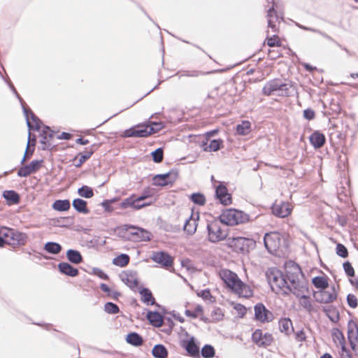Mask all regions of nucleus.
<instances>
[{
	"label": "nucleus",
	"instance_id": "nucleus-1",
	"mask_svg": "<svg viewBox=\"0 0 358 358\" xmlns=\"http://www.w3.org/2000/svg\"><path fill=\"white\" fill-rule=\"evenodd\" d=\"M285 279L288 282L287 291H285V295L289 293H297L304 287L308 286V282L306 279L301 267L293 261L287 262L285 264Z\"/></svg>",
	"mask_w": 358,
	"mask_h": 358
},
{
	"label": "nucleus",
	"instance_id": "nucleus-2",
	"mask_svg": "<svg viewBox=\"0 0 358 358\" xmlns=\"http://www.w3.org/2000/svg\"><path fill=\"white\" fill-rule=\"evenodd\" d=\"M291 82L282 83L279 79H273L268 81L262 89V93L265 96L277 95L289 96L294 91Z\"/></svg>",
	"mask_w": 358,
	"mask_h": 358
},
{
	"label": "nucleus",
	"instance_id": "nucleus-3",
	"mask_svg": "<svg viewBox=\"0 0 358 358\" xmlns=\"http://www.w3.org/2000/svg\"><path fill=\"white\" fill-rule=\"evenodd\" d=\"M266 276L273 292L276 294L282 292L285 294V291H287L288 282L282 271L276 267L269 268L266 272Z\"/></svg>",
	"mask_w": 358,
	"mask_h": 358
},
{
	"label": "nucleus",
	"instance_id": "nucleus-4",
	"mask_svg": "<svg viewBox=\"0 0 358 358\" xmlns=\"http://www.w3.org/2000/svg\"><path fill=\"white\" fill-rule=\"evenodd\" d=\"M219 219L224 224L234 226L248 222L249 215L242 210L230 208L223 211Z\"/></svg>",
	"mask_w": 358,
	"mask_h": 358
},
{
	"label": "nucleus",
	"instance_id": "nucleus-5",
	"mask_svg": "<svg viewBox=\"0 0 358 358\" xmlns=\"http://www.w3.org/2000/svg\"><path fill=\"white\" fill-rule=\"evenodd\" d=\"M178 177V170L172 169L163 174H157L152 178V185L158 187H164L173 185Z\"/></svg>",
	"mask_w": 358,
	"mask_h": 358
},
{
	"label": "nucleus",
	"instance_id": "nucleus-6",
	"mask_svg": "<svg viewBox=\"0 0 358 358\" xmlns=\"http://www.w3.org/2000/svg\"><path fill=\"white\" fill-rule=\"evenodd\" d=\"M124 229L127 231L134 241H148L151 239L152 234L150 231L131 224H125Z\"/></svg>",
	"mask_w": 358,
	"mask_h": 358
},
{
	"label": "nucleus",
	"instance_id": "nucleus-7",
	"mask_svg": "<svg viewBox=\"0 0 358 358\" xmlns=\"http://www.w3.org/2000/svg\"><path fill=\"white\" fill-rule=\"evenodd\" d=\"M207 230L208 240L212 243L224 240L227 236V232L221 228L220 223L217 222L208 223L207 224Z\"/></svg>",
	"mask_w": 358,
	"mask_h": 358
},
{
	"label": "nucleus",
	"instance_id": "nucleus-8",
	"mask_svg": "<svg viewBox=\"0 0 358 358\" xmlns=\"http://www.w3.org/2000/svg\"><path fill=\"white\" fill-rule=\"evenodd\" d=\"M281 238L278 232L266 233L264 237V244L270 253L277 252L280 246Z\"/></svg>",
	"mask_w": 358,
	"mask_h": 358
},
{
	"label": "nucleus",
	"instance_id": "nucleus-9",
	"mask_svg": "<svg viewBox=\"0 0 358 358\" xmlns=\"http://www.w3.org/2000/svg\"><path fill=\"white\" fill-rule=\"evenodd\" d=\"M150 135H151V131L148 129V125L140 124L126 129L124 131L123 137H147Z\"/></svg>",
	"mask_w": 358,
	"mask_h": 358
},
{
	"label": "nucleus",
	"instance_id": "nucleus-10",
	"mask_svg": "<svg viewBox=\"0 0 358 358\" xmlns=\"http://www.w3.org/2000/svg\"><path fill=\"white\" fill-rule=\"evenodd\" d=\"M254 310L255 317L258 321L262 322H269L274 319L273 313L268 310L262 303H257L254 307Z\"/></svg>",
	"mask_w": 358,
	"mask_h": 358
},
{
	"label": "nucleus",
	"instance_id": "nucleus-11",
	"mask_svg": "<svg viewBox=\"0 0 358 358\" xmlns=\"http://www.w3.org/2000/svg\"><path fill=\"white\" fill-rule=\"evenodd\" d=\"M23 113L26 118L27 125L29 130L34 129L39 131L42 124L41 120L33 113V111L26 107L23 106Z\"/></svg>",
	"mask_w": 358,
	"mask_h": 358
},
{
	"label": "nucleus",
	"instance_id": "nucleus-12",
	"mask_svg": "<svg viewBox=\"0 0 358 358\" xmlns=\"http://www.w3.org/2000/svg\"><path fill=\"white\" fill-rule=\"evenodd\" d=\"M315 300L320 303H332L336 299L337 294L335 292L334 287L331 288V292L322 289L313 292Z\"/></svg>",
	"mask_w": 358,
	"mask_h": 358
},
{
	"label": "nucleus",
	"instance_id": "nucleus-13",
	"mask_svg": "<svg viewBox=\"0 0 358 358\" xmlns=\"http://www.w3.org/2000/svg\"><path fill=\"white\" fill-rule=\"evenodd\" d=\"M221 277L226 285L232 291H234L236 287L241 284V280L237 274L229 270H223L221 273Z\"/></svg>",
	"mask_w": 358,
	"mask_h": 358
},
{
	"label": "nucleus",
	"instance_id": "nucleus-14",
	"mask_svg": "<svg viewBox=\"0 0 358 358\" xmlns=\"http://www.w3.org/2000/svg\"><path fill=\"white\" fill-rule=\"evenodd\" d=\"M252 339L259 346L266 347L273 341V337L271 334H263L261 329H256L252 335Z\"/></svg>",
	"mask_w": 358,
	"mask_h": 358
},
{
	"label": "nucleus",
	"instance_id": "nucleus-15",
	"mask_svg": "<svg viewBox=\"0 0 358 358\" xmlns=\"http://www.w3.org/2000/svg\"><path fill=\"white\" fill-rule=\"evenodd\" d=\"M215 197L224 206H228L231 203V195L228 192L227 187L223 184H220L215 189Z\"/></svg>",
	"mask_w": 358,
	"mask_h": 358
},
{
	"label": "nucleus",
	"instance_id": "nucleus-16",
	"mask_svg": "<svg viewBox=\"0 0 358 358\" xmlns=\"http://www.w3.org/2000/svg\"><path fill=\"white\" fill-rule=\"evenodd\" d=\"M43 162V160H33L29 164L22 166L17 171L19 177H27L31 173L38 171Z\"/></svg>",
	"mask_w": 358,
	"mask_h": 358
},
{
	"label": "nucleus",
	"instance_id": "nucleus-17",
	"mask_svg": "<svg viewBox=\"0 0 358 358\" xmlns=\"http://www.w3.org/2000/svg\"><path fill=\"white\" fill-rule=\"evenodd\" d=\"M28 240L27 234L12 229L10 238L8 241V244L13 245H24Z\"/></svg>",
	"mask_w": 358,
	"mask_h": 358
},
{
	"label": "nucleus",
	"instance_id": "nucleus-18",
	"mask_svg": "<svg viewBox=\"0 0 358 358\" xmlns=\"http://www.w3.org/2000/svg\"><path fill=\"white\" fill-rule=\"evenodd\" d=\"M152 259L155 262L166 268L171 266L173 262L171 256L164 251L154 252Z\"/></svg>",
	"mask_w": 358,
	"mask_h": 358
},
{
	"label": "nucleus",
	"instance_id": "nucleus-19",
	"mask_svg": "<svg viewBox=\"0 0 358 358\" xmlns=\"http://www.w3.org/2000/svg\"><path fill=\"white\" fill-rule=\"evenodd\" d=\"M271 209L274 215L282 218L287 217L292 212V209L287 202L274 203Z\"/></svg>",
	"mask_w": 358,
	"mask_h": 358
},
{
	"label": "nucleus",
	"instance_id": "nucleus-20",
	"mask_svg": "<svg viewBox=\"0 0 358 358\" xmlns=\"http://www.w3.org/2000/svg\"><path fill=\"white\" fill-rule=\"evenodd\" d=\"M301 291H298L296 293H292L297 298L301 299L300 303L303 306L304 309H306L308 312L310 313L313 310V307L311 301H310L309 296L306 294V293L308 292V286L304 287L303 289H301Z\"/></svg>",
	"mask_w": 358,
	"mask_h": 358
},
{
	"label": "nucleus",
	"instance_id": "nucleus-21",
	"mask_svg": "<svg viewBox=\"0 0 358 358\" xmlns=\"http://www.w3.org/2000/svg\"><path fill=\"white\" fill-rule=\"evenodd\" d=\"M182 347L185 349L189 355L193 357H199V348L195 342V338L192 336L189 340L182 341Z\"/></svg>",
	"mask_w": 358,
	"mask_h": 358
},
{
	"label": "nucleus",
	"instance_id": "nucleus-22",
	"mask_svg": "<svg viewBox=\"0 0 358 358\" xmlns=\"http://www.w3.org/2000/svg\"><path fill=\"white\" fill-rule=\"evenodd\" d=\"M268 3H272L273 6L267 10V20H268V27L271 29L273 32L278 31V28L275 24V22L278 20V15L274 8V0H266Z\"/></svg>",
	"mask_w": 358,
	"mask_h": 358
},
{
	"label": "nucleus",
	"instance_id": "nucleus-23",
	"mask_svg": "<svg viewBox=\"0 0 358 358\" xmlns=\"http://www.w3.org/2000/svg\"><path fill=\"white\" fill-rule=\"evenodd\" d=\"M311 145L316 149L322 148L325 142V136L320 131H315L309 137Z\"/></svg>",
	"mask_w": 358,
	"mask_h": 358
},
{
	"label": "nucleus",
	"instance_id": "nucleus-24",
	"mask_svg": "<svg viewBox=\"0 0 358 358\" xmlns=\"http://www.w3.org/2000/svg\"><path fill=\"white\" fill-rule=\"evenodd\" d=\"M223 146V141L220 138L213 139L208 145L207 139L203 141L201 147L205 152H216Z\"/></svg>",
	"mask_w": 358,
	"mask_h": 358
},
{
	"label": "nucleus",
	"instance_id": "nucleus-25",
	"mask_svg": "<svg viewBox=\"0 0 358 358\" xmlns=\"http://www.w3.org/2000/svg\"><path fill=\"white\" fill-rule=\"evenodd\" d=\"M58 269L61 273L70 277H76L79 273V271L78 268L73 267L69 263L67 262L59 263Z\"/></svg>",
	"mask_w": 358,
	"mask_h": 358
},
{
	"label": "nucleus",
	"instance_id": "nucleus-26",
	"mask_svg": "<svg viewBox=\"0 0 358 358\" xmlns=\"http://www.w3.org/2000/svg\"><path fill=\"white\" fill-rule=\"evenodd\" d=\"M119 206L122 209H126L130 207L135 210H139L143 208L144 204H138L136 196L134 194H132L129 197L121 201Z\"/></svg>",
	"mask_w": 358,
	"mask_h": 358
},
{
	"label": "nucleus",
	"instance_id": "nucleus-27",
	"mask_svg": "<svg viewBox=\"0 0 358 358\" xmlns=\"http://www.w3.org/2000/svg\"><path fill=\"white\" fill-rule=\"evenodd\" d=\"M146 317L152 326L160 327L163 325L164 317L158 311H148Z\"/></svg>",
	"mask_w": 358,
	"mask_h": 358
},
{
	"label": "nucleus",
	"instance_id": "nucleus-28",
	"mask_svg": "<svg viewBox=\"0 0 358 358\" xmlns=\"http://www.w3.org/2000/svg\"><path fill=\"white\" fill-rule=\"evenodd\" d=\"M199 217V216L197 215L196 217L194 218L193 214L192 213L190 217L185 220L183 229L187 234L192 235L196 232Z\"/></svg>",
	"mask_w": 358,
	"mask_h": 358
},
{
	"label": "nucleus",
	"instance_id": "nucleus-29",
	"mask_svg": "<svg viewBox=\"0 0 358 358\" xmlns=\"http://www.w3.org/2000/svg\"><path fill=\"white\" fill-rule=\"evenodd\" d=\"M348 339L350 344L358 341V327L352 320H350L348 324Z\"/></svg>",
	"mask_w": 358,
	"mask_h": 358
},
{
	"label": "nucleus",
	"instance_id": "nucleus-30",
	"mask_svg": "<svg viewBox=\"0 0 358 358\" xmlns=\"http://www.w3.org/2000/svg\"><path fill=\"white\" fill-rule=\"evenodd\" d=\"M120 278L122 282H124L130 288L133 289L137 287L138 284V280L136 277V274L134 273H122L120 275Z\"/></svg>",
	"mask_w": 358,
	"mask_h": 358
},
{
	"label": "nucleus",
	"instance_id": "nucleus-31",
	"mask_svg": "<svg viewBox=\"0 0 358 358\" xmlns=\"http://www.w3.org/2000/svg\"><path fill=\"white\" fill-rule=\"evenodd\" d=\"M93 145L92 147H94ZM94 152V150L91 148L90 149H86L84 152H79L77 156L74 158L76 161L78 159V162L74 164L76 168L80 167L83 163L89 159Z\"/></svg>",
	"mask_w": 358,
	"mask_h": 358
},
{
	"label": "nucleus",
	"instance_id": "nucleus-32",
	"mask_svg": "<svg viewBox=\"0 0 358 358\" xmlns=\"http://www.w3.org/2000/svg\"><path fill=\"white\" fill-rule=\"evenodd\" d=\"M295 24H296V27H298L299 28H300V29H301L303 30L309 31H311V32L317 33V34L321 35L322 36H323L324 38H327V40L334 43L337 46L342 47V45H341L339 43L336 41L331 36H330L329 35H328L325 32L320 31V29H315V28H311V27H306V26H303V25H302V24H299L298 22H295Z\"/></svg>",
	"mask_w": 358,
	"mask_h": 358
},
{
	"label": "nucleus",
	"instance_id": "nucleus-33",
	"mask_svg": "<svg viewBox=\"0 0 358 358\" xmlns=\"http://www.w3.org/2000/svg\"><path fill=\"white\" fill-rule=\"evenodd\" d=\"M66 258L69 262L74 264H79L83 261L81 253L78 250L74 249H69L66 251Z\"/></svg>",
	"mask_w": 358,
	"mask_h": 358
},
{
	"label": "nucleus",
	"instance_id": "nucleus-34",
	"mask_svg": "<svg viewBox=\"0 0 358 358\" xmlns=\"http://www.w3.org/2000/svg\"><path fill=\"white\" fill-rule=\"evenodd\" d=\"M322 310L326 313L331 322L334 323L338 322L340 318L339 312L336 307L333 306H324Z\"/></svg>",
	"mask_w": 358,
	"mask_h": 358
},
{
	"label": "nucleus",
	"instance_id": "nucleus-35",
	"mask_svg": "<svg viewBox=\"0 0 358 358\" xmlns=\"http://www.w3.org/2000/svg\"><path fill=\"white\" fill-rule=\"evenodd\" d=\"M72 206L73 208L78 213L87 214L90 210L87 208V203L86 201L77 198L73 200Z\"/></svg>",
	"mask_w": 358,
	"mask_h": 358
},
{
	"label": "nucleus",
	"instance_id": "nucleus-36",
	"mask_svg": "<svg viewBox=\"0 0 358 358\" xmlns=\"http://www.w3.org/2000/svg\"><path fill=\"white\" fill-rule=\"evenodd\" d=\"M234 292L244 298H249L253 294V291L250 287L244 284L241 280L240 285L236 287Z\"/></svg>",
	"mask_w": 358,
	"mask_h": 358
},
{
	"label": "nucleus",
	"instance_id": "nucleus-37",
	"mask_svg": "<svg viewBox=\"0 0 358 358\" xmlns=\"http://www.w3.org/2000/svg\"><path fill=\"white\" fill-rule=\"evenodd\" d=\"M168 355V350L163 344H157L152 350V355L155 358H167Z\"/></svg>",
	"mask_w": 358,
	"mask_h": 358
},
{
	"label": "nucleus",
	"instance_id": "nucleus-38",
	"mask_svg": "<svg viewBox=\"0 0 358 358\" xmlns=\"http://www.w3.org/2000/svg\"><path fill=\"white\" fill-rule=\"evenodd\" d=\"M3 198L10 204H17L20 202V195L14 190H5L3 192Z\"/></svg>",
	"mask_w": 358,
	"mask_h": 358
},
{
	"label": "nucleus",
	"instance_id": "nucleus-39",
	"mask_svg": "<svg viewBox=\"0 0 358 358\" xmlns=\"http://www.w3.org/2000/svg\"><path fill=\"white\" fill-rule=\"evenodd\" d=\"M126 341L128 343L138 347L143 344V340L142 336L136 332H131L127 334Z\"/></svg>",
	"mask_w": 358,
	"mask_h": 358
},
{
	"label": "nucleus",
	"instance_id": "nucleus-40",
	"mask_svg": "<svg viewBox=\"0 0 358 358\" xmlns=\"http://www.w3.org/2000/svg\"><path fill=\"white\" fill-rule=\"evenodd\" d=\"M140 294L141 295V300L143 303H146L147 305L155 304V299L153 297L151 291L148 288H143L140 291Z\"/></svg>",
	"mask_w": 358,
	"mask_h": 358
},
{
	"label": "nucleus",
	"instance_id": "nucleus-41",
	"mask_svg": "<svg viewBox=\"0 0 358 358\" xmlns=\"http://www.w3.org/2000/svg\"><path fill=\"white\" fill-rule=\"evenodd\" d=\"M71 207V203L68 199H58L52 204V208L59 212L68 210Z\"/></svg>",
	"mask_w": 358,
	"mask_h": 358
},
{
	"label": "nucleus",
	"instance_id": "nucleus-42",
	"mask_svg": "<svg viewBox=\"0 0 358 358\" xmlns=\"http://www.w3.org/2000/svg\"><path fill=\"white\" fill-rule=\"evenodd\" d=\"M251 123L249 121L243 120L241 124L236 125V134L241 136H246L251 131Z\"/></svg>",
	"mask_w": 358,
	"mask_h": 358
},
{
	"label": "nucleus",
	"instance_id": "nucleus-43",
	"mask_svg": "<svg viewBox=\"0 0 358 358\" xmlns=\"http://www.w3.org/2000/svg\"><path fill=\"white\" fill-rule=\"evenodd\" d=\"M44 250L52 255H57L59 254L62 250V245L56 242H47L44 245Z\"/></svg>",
	"mask_w": 358,
	"mask_h": 358
},
{
	"label": "nucleus",
	"instance_id": "nucleus-44",
	"mask_svg": "<svg viewBox=\"0 0 358 358\" xmlns=\"http://www.w3.org/2000/svg\"><path fill=\"white\" fill-rule=\"evenodd\" d=\"M332 339L336 343L338 342V345H340L341 348H342L343 345H345V339L342 331L338 328H334L332 329Z\"/></svg>",
	"mask_w": 358,
	"mask_h": 358
},
{
	"label": "nucleus",
	"instance_id": "nucleus-45",
	"mask_svg": "<svg viewBox=\"0 0 358 358\" xmlns=\"http://www.w3.org/2000/svg\"><path fill=\"white\" fill-rule=\"evenodd\" d=\"M313 285L316 287L325 289L328 287L329 283L326 278L322 276H316L312 279Z\"/></svg>",
	"mask_w": 358,
	"mask_h": 358
},
{
	"label": "nucleus",
	"instance_id": "nucleus-46",
	"mask_svg": "<svg viewBox=\"0 0 358 358\" xmlns=\"http://www.w3.org/2000/svg\"><path fill=\"white\" fill-rule=\"evenodd\" d=\"M129 259L128 255L121 254L113 259V264L120 267H124L129 264Z\"/></svg>",
	"mask_w": 358,
	"mask_h": 358
},
{
	"label": "nucleus",
	"instance_id": "nucleus-47",
	"mask_svg": "<svg viewBox=\"0 0 358 358\" xmlns=\"http://www.w3.org/2000/svg\"><path fill=\"white\" fill-rule=\"evenodd\" d=\"M293 330L292 322L289 318H282L279 321V329L281 332L289 334V328Z\"/></svg>",
	"mask_w": 358,
	"mask_h": 358
},
{
	"label": "nucleus",
	"instance_id": "nucleus-48",
	"mask_svg": "<svg viewBox=\"0 0 358 358\" xmlns=\"http://www.w3.org/2000/svg\"><path fill=\"white\" fill-rule=\"evenodd\" d=\"M209 73L208 72H203L201 71H179L177 73V75L179 76L180 78L182 77H199L200 76H204Z\"/></svg>",
	"mask_w": 358,
	"mask_h": 358
},
{
	"label": "nucleus",
	"instance_id": "nucleus-49",
	"mask_svg": "<svg viewBox=\"0 0 358 358\" xmlns=\"http://www.w3.org/2000/svg\"><path fill=\"white\" fill-rule=\"evenodd\" d=\"M201 354L203 358H212L215 356V351L211 345L206 344L201 348Z\"/></svg>",
	"mask_w": 358,
	"mask_h": 358
},
{
	"label": "nucleus",
	"instance_id": "nucleus-50",
	"mask_svg": "<svg viewBox=\"0 0 358 358\" xmlns=\"http://www.w3.org/2000/svg\"><path fill=\"white\" fill-rule=\"evenodd\" d=\"M78 194L84 198L90 199L94 196L93 189L87 185H83L78 189Z\"/></svg>",
	"mask_w": 358,
	"mask_h": 358
},
{
	"label": "nucleus",
	"instance_id": "nucleus-51",
	"mask_svg": "<svg viewBox=\"0 0 358 358\" xmlns=\"http://www.w3.org/2000/svg\"><path fill=\"white\" fill-rule=\"evenodd\" d=\"M189 199L194 203L199 206H203L206 201L205 196L200 192L192 194Z\"/></svg>",
	"mask_w": 358,
	"mask_h": 358
},
{
	"label": "nucleus",
	"instance_id": "nucleus-52",
	"mask_svg": "<svg viewBox=\"0 0 358 358\" xmlns=\"http://www.w3.org/2000/svg\"><path fill=\"white\" fill-rule=\"evenodd\" d=\"M100 289L103 292L107 293L108 296L115 300H117L118 297L120 296L121 295V294L119 292L111 290L110 287L105 283H101L100 285Z\"/></svg>",
	"mask_w": 358,
	"mask_h": 358
},
{
	"label": "nucleus",
	"instance_id": "nucleus-53",
	"mask_svg": "<svg viewBox=\"0 0 358 358\" xmlns=\"http://www.w3.org/2000/svg\"><path fill=\"white\" fill-rule=\"evenodd\" d=\"M152 160L155 163H160L164 158V150L162 148H158L151 152Z\"/></svg>",
	"mask_w": 358,
	"mask_h": 358
},
{
	"label": "nucleus",
	"instance_id": "nucleus-54",
	"mask_svg": "<svg viewBox=\"0 0 358 358\" xmlns=\"http://www.w3.org/2000/svg\"><path fill=\"white\" fill-rule=\"evenodd\" d=\"M104 310L108 314H117L120 312V308L117 304L107 302L104 305Z\"/></svg>",
	"mask_w": 358,
	"mask_h": 358
},
{
	"label": "nucleus",
	"instance_id": "nucleus-55",
	"mask_svg": "<svg viewBox=\"0 0 358 358\" xmlns=\"http://www.w3.org/2000/svg\"><path fill=\"white\" fill-rule=\"evenodd\" d=\"M197 295L201 297L203 300L208 301L209 303L215 302V297L212 296L208 289L201 291L197 293Z\"/></svg>",
	"mask_w": 358,
	"mask_h": 358
},
{
	"label": "nucleus",
	"instance_id": "nucleus-56",
	"mask_svg": "<svg viewBox=\"0 0 358 358\" xmlns=\"http://www.w3.org/2000/svg\"><path fill=\"white\" fill-rule=\"evenodd\" d=\"M148 129L150 130L151 134H155L163 129L164 124L161 122H150V124H147Z\"/></svg>",
	"mask_w": 358,
	"mask_h": 358
},
{
	"label": "nucleus",
	"instance_id": "nucleus-57",
	"mask_svg": "<svg viewBox=\"0 0 358 358\" xmlns=\"http://www.w3.org/2000/svg\"><path fill=\"white\" fill-rule=\"evenodd\" d=\"M212 322H217L222 320L224 314L220 308H214L211 312Z\"/></svg>",
	"mask_w": 358,
	"mask_h": 358
},
{
	"label": "nucleus",
	"instance_id": "nucleus-58",
	"mask_svg": "<svg viewBox=\"0 0 358 358\" xmlns=\"http://www.w3.org/2000/svg\"><path fill=\"white\" fill-rule=\"evenodd\" d=\"M203 313V308L201 305H197L194 309V310L191 311L190 310H186L185 314L187 317H190L192 318H196L198 315Z\"/></svg>",
	"mask_w": 358,
	"mask_h": 358
},
{
	"label": "nucleus",
	"instance_id": "nucleus-59",
	"mask_svg": "<svg viewBox=\"0 0 358 358\" xmlns=\"http://www.w3.org/2000/svg\"><path fill=\"white\" fill-rule=\"evenodd\" d=\"M336 254L342 258H346L348 256V251L347 248L341 244L338 243L336 247Z\"/></svg>",
	"mask_w": 358,
	"mask_h": 358
},
{
	"label": "nucleus",
	"instance_id": "nucleus-60",
	"mask_svg": "<svg viewBox=\"0 0 358 358\" xmlns=\"http://www.w3.org/2000/svg\"><path fill=\"white\" fill-rule=\"evenodd\" d=\"M348 305L352 308H356L358 306V300L355 295L348 294L346 298Z\"/></svg>",
	"mask_w": 358,
	"mask_h": 358
},
{
	"label": "nucleus",
	"instance_id": "nucleus-61",
	"mask_svg": "<svg viewBox=\"0 0 358 358\" xmlns=\"http://www.w3.org/2000/svg\"><path fill=\"white\" fill-rule=\"evenodd\" d=\"M267 45L269 47H280L281 45V42L278 39L277 35L274 34L271 37L267 36Z\"/></svg>",
	"mask_w": 358,
	"mask_h": 358
},
{
	"label": "nucleus",
	"instance_id": "nucleus-62",
	"mask_svg": "<svg viewBox=\"0 0 358 358\" xmlns=\"http://www.w3.org/2000/svg\"><path fill=\"white\" fill-rule=\"evenodd\" d=\"M343 267L346 275L349 277L355 276V270L350 262H345L343 264Z\"/></svg>",
	"mask_w": 358,
	"mask_h": 358
},
{
	"label": "nucleus",
	"instance_id": "nucleus-63",
	"mask_svg": "<svg viewBox=\"0 0 358 358\" xmlns=\"http://www.w3.org/2000/svg\"><path fill=\"white\" fill-rule=\"evenodd\" d=\"M90 273L98 276L99 278L102 280H108L109 278L108 275L106 273H104L103 271L96 267L92 268V272Z\"/></svg>",
	"mask_w": 358,
	"mask_h": 358
},
{
	"label": "nucleus",
	"instance_id": "nucleus-64",
	"mask_svg": "<svg viewBox=\"0 0 358 358\" xmlns=\"http://www.w3.org/2000/svg\"><path fill=\"white\" fill-rule=\"evenodd\" d=\"M11 230V228L2 226L0 227V236L3 237V238L6 241V243H8V241L10 238Z\"/></svg>",
	"mask_w": 358,
	"mask_h": 358
}]
</instances>
